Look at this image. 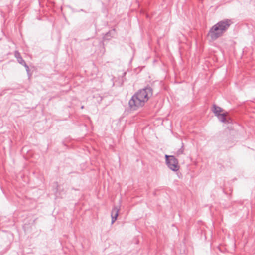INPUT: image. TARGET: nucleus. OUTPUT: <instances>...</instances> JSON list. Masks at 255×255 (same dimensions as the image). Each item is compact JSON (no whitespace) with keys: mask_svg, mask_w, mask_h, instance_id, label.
Returning a JSON list of instances; mask_svg holds the SVG:
<instances>
[{"mask_svg":"<svg viewBox=\"0 0 255 255\" xmlns=\"http://www.w3.org/2000/svg\"><path fill=\"white\" fill-rule=\"evenodd\" d=\"M152 94V89L146 87L138 91L129 101V106L132 110L143 107Z\"/></svg>","mask_w":255,"mask_h":255,"instance_id":"obj_1","label":"nucleus"},{"mask_svg":"<svg viewBox=\"0 0 255 255\" xmlns=\"http://www.w3.org/2000/svg\"><path fill=\"white\" fill-rule=\"evenodd\" d=\"M230 19H224L213 25L210 29L208 36L211 40H215L222 36L232 24Z\"/></svg>","mask_w":255,"mask_h":255,"instance_id":"obj_2","label":"nucleus"},{"mask_svg":"<svg viewBox=\"0 0 255 255\" xmlns=\"http://www.w3.org/2000/svg\"><path fill=\"white\" fill-rule=\"evenodd\" d=\"M166 162L168 167L172 171H177L180 168L178 160L172 155H165Z\"/></svg>","mask_w":255,"mask_h":255,"instance_id":"obj_3","label":"nucleus"},{"mask_svg":"<svg viewBox=\"0 0 255 255\" xmlns=\"http://www.w3.org/2000/svg\"><path fill=\"white\" fill-rule=\"evenodd\" d=\"M15 56L18 62L21 65H23L26 69L27 72L29 71V67L27 66L25 61L21 57L20 53L16 51L15 52Z\"/></svg>","mask_w":255,"mask_h":255,"instance_id":"obj_4","label":"nucleus"},{"mask_svg":"<svg viewBox=\"0 0 255 255\" xmlns=\"http://www.w3.org/2000/svg\"><path fill=\"white\" fill-rule=\"evenodd\" d=\"M119 209L117 207H114L111 212L112 224H113L117 219Z\"/></svg>","mask_w":255,"mask_h":255,"instance_id":"obj_5","label":"nucleus"},{"mask_svg":"<svg viewBox=\"0 0 255 255\" xmlns=\"http://www.w3.org/2000/svg\"><path fill=\"white\" fill-rule=\"evenodd\" d=\"M228 113L227 112H223L217 116L218 117L219 120L223 123H226L227 122V120L226 117L227 116Z\"/></svg>","mask_w":255,"mask_h":255,"instance_id":"obj_6","label":"nucleus"},{"mask_svg":"<svg viewBox=\"0 0 255 255\" xmlns=\"http://www.w3.org/2000/svg\"><path fill=\"white\" fill-rule=\"evenodd\" d=\"M213 108V111L216 116H217L223 112V110L219 107L214 105Z\"/></svg>","mask_w":255,"mask_h":255,"instance_id":"obj_7","label":"nucleus"},{"mask_svg":"<svg viewBox=\"0 0 255 255\" xmlns=\"http://www.w3.org/2000/svg\"><path fill=\"white\" fill-rule=\"evenodd\" d=\"M183 153V149L182 148H180V149H179L177 152L176 153H175V154L177 155V156H179L182 154Z\"/></svg>","mask_w":255,"mask_h":255,"instance_id":"obj_8","label":"nucleus"}]
</instances>
